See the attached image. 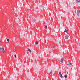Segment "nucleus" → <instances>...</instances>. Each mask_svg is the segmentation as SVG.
Wrapping results in <instances>:
<instances>
[{"instance_id": "1", "label": "nucleus", "mask_w": 80, "mask_h": 80, "mask_svg": "<svg viewBox=\"0 0 80 80\" xmlns=\"http://www.w3.org/2000/svg\"><path fill=\"white\" fill-rule=\"evenodd\" d=\"M0 50L2 53H5V50L3 48H0Z\"/></svg>"}, {"instance_id": "2", "label": "nucleus", "mask_w": 80, "mask_h": 80, "mask_svg": "<svg viewBox=\"0 0 80 80\" xmlns=\"http://www.w3.org/2000/svg\"><path fill=\"white\" fill-rule=\"evenodd\" d=\"M80 10H78L77 11V15H78V16H79V15H80Z\"/></svg>"}, {"instance_id": "3", "label": "nucleus", "mask_w": 80, "mask_h": 80, "mask_svg": "<svg viewBox=\"0 0 80 80\" xmlns=\"http://www.w3.org/2000/svg\"><path fill=\"white\" fill-rule=\"evenodd\" d=\"M59 76L60 77H61V78H63V77L62 75V72H59Z\"/></svg>"}, {"instance_id": "4", "label": "nucleus", "mask_w": 80, "mask_h": 80, "mask_svg": "<svg viewBox=\"0 0 80 80\" xmlns=\"http://www.w3.org/2000/svg\"><path fill=\"white\" fill-rule=\"evenodd\" d=\"M65 38L66 40H67L68 38V35L66 36L65 37Z\"/></svg>"}, {"instance_id": "5", "label": "nucleus", "mask_w": 80, "mask_h": 80, "mask_svg": "<svg viewBox=\"0 0 80 80\" xmlns=\"http://www.w3.org/2000/svg\"><path fill=\"white\" fill-rule=\"evenodd\" d=\"M65 30L64 31V32H66V33H68V30H67L66 29L64 28Z\"/></svg>"}, {"instance_id": "6", "label": "nucleus", "mask_w": 80, "mask_h": 80, "mask_svg": "<svg viewBox=\"0 0 80 80\" xmlns=\"http://www.w3.org/2000/svg\"><path fill=\"white\" fill-rule=\"evenodd\" d=\"M28 52H30V53H32V51H31V50H30V49L29 48H28Z\"/></svg>"}, {"instance_id": "7", "label": "nucleus", "mask_w": 80, "mask_h": 80, "mask_svg": "<svg viewBox=\"0 0 80 80\" xmlns=\"http://www.w3.org/2000/svg\"><path fill=\"white\" fill-rule=\"evenodd\" d=\"M60 62L61 63H63V59L61 58L60 60Z\"/></svg>"}, {"instance_id": "8", "label": "nucleus", "mask_w": 80, "mask_h": 80, "mask_svg": "<svg viewBox=\"0 0 80 80\" xmlns=\"http://www.w3.org/2000/svg\"><path fill=\"white\" fill-rule=\"evenodd\" d=\"M36 20H35V19L33 18V20H32V22H35Z\"/></svg>"}, {"instance_id": "9", "label": "nucleus", "mask_w": 80, "mask_h": 80, "mask_svg": "<svg viewBox=\"0 0 80 80\" xmlns=\"http://www.w3.org/2000/svg\"><path fill=\"white\" fill-rule=\"evenodd\" d=\"M79 2H80V1H78V0H76V3H78Z\"/></svg>"}, {"instance_id": "10", "label": "nucleus", "mask_w": 80, "mask_h": 80, "mask_svg": "<svg viewBox=\"0 0 80 80\" xmlns=\"http://www.w3.org/2000/svg\"><path fill=\"white\" fill-rule=\"evenodd\" d=\"M68 76H67V74H65V75H64V77L65 78H67L68 77Z\"/></svg>"}, {"instance_id": "11", "label": "nucleus", "mask_w": 80, "mask_h": 80, "mask_svg": "<svg viewBox=\"0 0 80 80\" xmlns=\"http://www.w3.org/2000/svg\"><path fill=\"white\" fill-rule=\"evenodd\" d=\"M41 7H42V8H44V7L43 6V5H41Z\"/></svg>"}, {"instance_id": "12", "label": "nucleus", "mask_w": 80, "mask_h": 80, "mask_svg": "<svg viewBox=\"0 0 80 80\" xmlns=\"http://www.w3.org/2000/svg\"><path fill=\"white\" fill-rule=\"evenodd\" d=\"M36 45H38V42L36 41Z\"/></svg>"}, {"instance_id": "13", "label": "nucleus", "mask_w": 80, "mask_h": 80, "mask_svg": "<svg viewBox=\"0 0 80 80\" xmlns=\"http://www.w3.org/2000/svg\"><path fill=\"white\" fill-rule=\"evenodd\" d=\"M45 29H47V25H46L45 27Z\"/></svg>"}, {"instance_id": "14", "label": "nucleus", "mask_w": 80, "mask_h": 80, "mask_svg": "<svg viewBox=\"0 0 80 80\" xmlns=\"http://www.w3.org/2000/svg\"><path fill=\"white\" fill-rule=\"evenodd\" d=\"M69 64L71 66H72V64L70 62H69Z\"/></svg>"}, {"instance_id": "15", "label": "nucleus", "mask_w": 80, "mask_h": 80, "mask_svg": "<svg viewBox=\"0 0 80 80\" xmlns=\"http://www.w3.org/2000/svg\"><path fill=\"white\" fill-rule=\"evenodd\" d=\"M7 41L8 42H10V40L9 39H8L7 40Z\"/></svg>"}, {"instance_id": "16", "label": "nucleus", "mask_w": 80, "mask_h": 80, "mask_svg": "<svg viewBox=\"0 0 80 80\" xmlns=\"http://www.w3.org/2000/svg\"><path fill=\"white\" fill-rule=\"evenodd\" d=\"M56 47V46H54L52 48H55Z\"/></svg>"}, {"instance_id": "17", "label": "nucleus", "mask_w": 80, "mask_h": 80, "mask_svg": "<svg viewBox=\"0 0 80 80\" xmlns=\"http://www.w3.org/2000/svg\"><path fill=\"white\" fill-rule=\"evenodd\" d=\"M14 56H15L14 58H16V57H17V56H16V54H15V55H14Z\"/></svg>"}, {"instance_id": "18", "label": "nucleus", "mask_w": 80, "mask_h": 80, "mask_svg": "<svg viewBox=\"0 0 80 80\" xmlns=\"http://www.w3.org/2000/svg\"><path fill=\"white\" fill-rule=\"evenodd\" d=\"M50 74H52V72H51L49 73V75H50Z\"/></svg>"}, {"instance_id": "19", "label": "nucleus", "mask_w": 80, "mask_h": 80, "mask_svg": "<svg viewBox=\"0 0 80 80\" xmlns=\"http://www.w3.org/2000/svg\"><path fill=\"white\" fill-rule=\"evenodd\" d=\"M0 43H2V41H0Z\"/></svg>"}, {"instance_id": "20", "label": "nucleus", "mask_w": 80, "mask_h": 80, "mask_svg": "<svg viewBox=\"0 0 80 80\" xmlns=\"http://www.w3.org/2000/svg\"><path fill=\"white\" fill-rule=\"evenodd\" d=\"M68 65L69 64H67Z\"/></svg>"}]
</instances>
